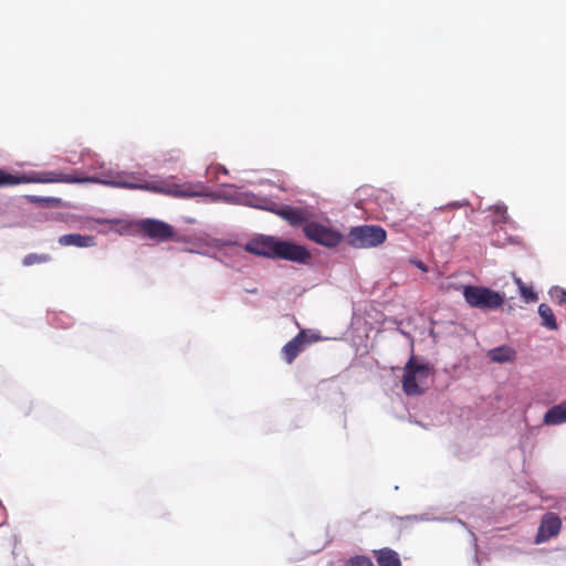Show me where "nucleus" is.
<instances>
[{"label":"nucleus","instance_id":"f257e3e1","mask_svg":"<svg viewBox=\"0 0 566 566\" xmlns=\"http://www.w3.org/2000/svg\"><path fill=\"white\" fill-rule=\"evenodd\" d=\"M108 178H93L64 174L62 171H31L28 174L13 175L0 169V187L15 186L21 184H86L98 182L103 185L120 187L126 189H139L159 193V179L145 180L142 174L115 172L107 175Z\"/></svg>","mask_w":566,"mask_h":566},{"label":"nucleus","instance_id":"f03ea898","mask_svg":"<svg viewBox=\"0 0 566 566\" xmlns=\"http://www.w3.org/2000/svg\"><path fill=\"white\" fill-rule=\"evenodd\" d=\"M433 369L428 364H421L411 356L403 367L402 390L407 396H420L424 392L428 377Z\"/></svg>","mask_w":566,"mask_h":566},{"label":"nucleus","instance_id":"7ed1b4c3","mask_svg":"<svg viewBox=\"0 0 566 566\" xmlns=\"http://www.w3.org/2000/svg\"><path fill=\"white\" fill-rule=\"evenodd\" d=\"M462 295L465 302L482 311L495 310L504 304V296L485 286L463 285Z\"/></svg>","mask_w":566,"mask_h":566},{"label":"nucleus","instance_id":"20e7f679","mask_svg":"<svg viewBox=\"0 0 566 566\" xmlns=\"http://www.w3.org/2000/svg\"><path fill=\"white\" fill-rule=\"evenodd\" d=\"M386 238L387 233L380 226H358L350 229L347 242L356 249H369L380 245Z\"/></svg>","mask_w":566,"mask_h":566},{"label":"nucleus","instance_id":"39448f33","mask_svg":"<svg viewBox=\"0 0 566 566\" xmlns=\"http://www.w3.org/2000/svg\"><path fill=\"white\" fill-rule=\"evenodd\" d=\"M303 232L311 241L328 248L337 247L343 240L342 233L337 230L314 221L306 222Z\"/></svg>","mask_w":566,"mask_h":566},{"label":"nucleus","instance_id":"423d86ee","mask_svg":"<svg viewBox=\"0 0 566 566\" xmlns=\"http://www.w3.org/2000/svg\"><path fill=\"white\" fill-rule=\"evenodd\" d=\"M319 339L316 335H310L307 331H301L290 342H287L282 350V358L289 365H291L296 357L305 350L307 345L317 342Z\"/></svg>","mask_w":566,"mask_h":566},{"label":"nucleus","instance_id":"0eeeda50","mask_svg":"<svg viewBox=\"0 0 566 566\" xmlns=\"http://www.w3.org/2000/svg\"><path fill=\"white\" fill-rule=\"evenodd\" d=\"M274 259L306 263L311 259V253L303 245L277 238Z\"/></svg>","mask_w":566,"mask_h":566},{"label":"nucleus","instance_id":"6e6552de","mask_svg":"<svg viewBox=\"0 0 566 566\" xmlns=\"http://www.w3.org/2000/svg\"><path fill=\"white\" fill-rule=\"evenodd\" d=\"M276 242L277 238L275 237L260 234L249 240L244 250L255 255L274 259Z\"/></svg>","mask_w":566,"mask_h":566},{"label":"nucleus","instance_id":"1a4fd4ad","mask_svg":"<svg viewBox=\"0 0 566 566\" xmlns=\"http://www.w3.org/2000/svg\"><path fill=\"white\" fill-rule=\"evenodd\" d=\"M139 229L150 239L166 241L174 237L170 224L155 219H146L139 223Z\"/></svg>","mask_w":566,"mask_h":566},{"label":"nucleus","instance_id":"9d476101","mask_svg":"<svg viewBox=\"0 0 566 566\" xmlns=\"http://www.w3.org/2000/svg\"><path fill=\"white\" fill-rule=\"evenodd\" d=\"M562 527V521L555 513H546L543 515L535 542L537 544L544 543L549 538L556 536Z\"/></svg>","mask_w":566,"mask_h":566},{"label":"nucleus","instance_id":"9b49d317","mask_svg":"<svg viewBox=\"0 0 566 566\" xmlns=\"http://www.w3.org/2000/svg\"><path fill=\"white\" fill-rule=\"evenodd\" d=\"M270 211H273L275 214L281 217L283 220L289 222L292 227H300L307 222V218L304 211L300 208L292 206H282L280 208H268Z\"/></svg>","mask_w":566,"mask_h":566},{"label":"nucleus","instance_id":"f8f14e48","mask_svg":"<svg viewBox=\"0 0 566 566\" xmlns=\"http://www.w3.org/2000/svg\"><path fill=\"white\" fill-rule=\"evenodd\" d=\"M378 566H402L399 554L389 547L373 551Z\"/></svg>","mask_w":566,"mask_h":566},{"label":"nucleus","instance_id":"ddd939ff","mask_svg":"<svg viewBox=\"0 0 566 566\" xmlns=\"http://www.w3.org/2000/svg\"><path fill=\"white\" fill-rule=\"evenodd\" d=\"M59 243L63 247L74 245L77 248H88L95 244V239L92 235H83L80 233L64 234L59 238Z\"/></svg>","mask_w":566,"mask_h":566},{"label":"nucleus","instance_id":"4468645a","mask_svg":"<svg viewBox=\"0 0 566 566\" xmlns=\"http://www.w3.org/2000/svg\"><path fill=\"white\" fill-rule=\"evenodd\" d=\"M488 357L493 363L504 364L514 361L516 358V352L514 348L507 345H502L495 348H492L488 353Z\"/></svg>","mask_w":566,"mask_h":566},{"label":"nucleus","instance_id":"2eb2a0df","mask_svg":"<svg viewBox=\"0 0 566 566\" xmlns=\"http://www.w3.org/2000/svg\"><path fill=\"white\" fill-rule=\"evenodd\" d=\"M547 426H556L566 422V400L549 408L543 419Z\"/></svg>","mask_w":566,"mask_h":566},{"label":"nucleus","instance_id":"dca6fc26","mask_svg":"<svg viewBox=\"0 0 566 566\" xmlns=\"http://www.w3.org/2000/svg\"><path fill=\"white\" fill-rule=\"evenodd\" d=\"M538 315L542 318V325L547 329L555 331L558 325L554 315L553 310L545 303L539 304L538 306Z\"/></svg>","mask_w":566,"mask_h":566},{"label":"nucleus","instance_id":"f3484780","mask_svg":"<svg viewBox=\"0 0 566 566\" xmlns=\"http://www.w3.org/2000/svg\"><path fill=\"white\" fill-rule=\"evenodd\" d=\"M51 260V256L49 254H36L31 253L24 256L22 263L25 266H30L36 263H46Z\"/></svg>","mask_w":566,"mask_h":566},{"label":"nucleus","instance_id":"a211bd4d","mask_svg":"<svg viewBox=\"0 0 566 566\" xmlns=\"http://www.w3.org/2000/svg\"><path fill=\"white\" fill-rule=\"evenodd\" d=\"M344 566H375L371 558L366 555H356L347 559Z\"/></svg>","mask_w":566,"mask_h":566},{"label":"nucleus","instance_id":"6ab92c4d","mask_svg":"<svg viewBox=\"0 0 566 566\" xmlns=\"http://www.w3.org/2000/svg\"><path fill=\"white\" fill-rule=\"evenodd\" d=\"M521 296L526 303H532L537 301V294L534 292L533 287L531 286H523L520 291Z\"/></svg>","mask_w":566,"mask_h":566},{"label":"nucleus","instance_id":"aec40b11","mask_svg":"<svg viewBox=\"0 0 566 566\" xmlns=\"http://www.w3.org/2000/svg\"><path fill=\"white\" fill-rule=\"evenodd\" d=\"M552 296L555 298V301L563 306H566V291L562 289H556Z\"/></svg>","mask_w":566,"mask_h":566},{"label":"nucleus","instance_id":"412c9836","mask_svg":"<svg viewBox=\"0 0 566 566\" xmlns=\"http://www.w3.org/2000/svg\"><path fill=\"white\" fill-rule=\"evenodd\" d=\"M515 283L516 285L518 286V290L521 291V289L523 286H525V284L523 283V281L520 279V277H515Z\"/></svg>","mask_w":566,"mask_h":566},{"label":"nucleus","instance_id":"4be33fe9","mask_svg":"<svg viewBox=\"0 0 566 566\" xmlns=\"http://www.w3.org/2000/svg\"><path fill=\"white\" fill-rule=\"evenodd\" d=\"M515 283L516 285L518 286V290L521 291V289L523 286H525V284L523 283V281L520 279V277H515Z\"/></svg>","mask_w":566,"mask_h":566},{"label":"nucleus","instance_id":"5701e85b","mask_svg":"<svg viewBox=\"0 0 566 566\" xmlns=\"http://www.w3.org/2000/svg\"><path fill=\"white\" fill-rule=\"evenodd\" d=\"M497 211H503V212H506V208L505 207H497L496 208Z\"/></svg>","mask_w":566,"mask_h":566},{"label":"nucleus","instance_id":"b1692460","mask_svg":"<svg viewBox=\"0 0 566 566\" xmlns=\"http://www.w3.org/2000/svg\"><path fill=\"white\" fill-rule=\"evenodd\" d=\"M461 206H462V205H460V203H455V202H454V203H450V207H452V208L461 207Z\"/></svg>","mask_w":566,"mask_h":566},{"label":"nucleus","instance_id":"393cba45","mask_svg":"<svg viewBox=\"0 0 566 566\" xmlns=\"http://www.w3.org/2000/svg\"><path fill=\"white\" fill-rule=\"evenodd\" d=\"M220 170H221V172H224V174L228 172V170L224 167H221Z\"/></svg>","mask_w":566,"mask_h":566},{"label":"nucleus","instance_id":"a878e982","mask_svg":"<svg viewBox=\"0 0 566 566\" xmlns=\"http://www.w3.org/2000/svg\"><path fill=\"white\" fill-rule=\"evenodd\" d=\"M418 266H419L420 269H423V266H422V263H421V262H419V263H418Z\"/></svg>","mask_w":566,"mask_h":566}]
</instances>
